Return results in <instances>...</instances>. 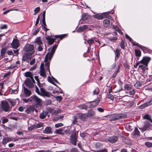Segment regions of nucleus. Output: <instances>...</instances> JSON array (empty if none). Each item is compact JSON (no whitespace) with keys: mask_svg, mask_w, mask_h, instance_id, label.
Masks as SVG:
<instances>
[{"mask_svg":"<svg viewBox=\"0 0 152 152\" xmlns=\"http://www.w3.org/2000/svg\"><path fill=\"white\" fill-rule=\"evenodd\" d=\"M58 42L54 46H53L51 50L48 52L46 55L45 58V61L46 62L45 64L46 69L49 72V74L51 75V73L50 72L49 66H50V61L53 55L54 54L55 50L57 47Z\"/></svg>","mask_w":152,"mask_h":152,"instance_id":"f257e3e1","label":"nucleus"},{"mask_svg":"<svg viewBox=\"0 0 152 152\" xmlns=\"http://www.w3.org/2000/svg\"><path fill=\"white\" fill-rule=\"evenodd\" d=\"M22 100L26 103L35 104L37 106L41 107L42 105L41 99L35 95H33L27 99H23Z\"/></svg>","mask_w":152,"mask_h":152,"instance_id":"f03ea898","label":"nucleus"},{"mask_svg":"<svg viewBox=\"0 0 152 152\" xmlns=\"http://www.w3.org/2000/svg\"><path fill=\"white\" fill-rule=\"evenodd\" d=\"M24 50L26 55H31L33 54L35 52L34 46L33 45L28 44L24 48Z\"/></svg>","mask_w":152,"mask_h":152,"instance_id":"7ed1b4c3","label":"nucleus"},{"mask_svg":"<svg viewBox=\"0 0 152 152\" xmlns=\"http://www.w3.org/2000/svg\"><path fill=\"white\" fill-rule=\"evenodd\" d=\"M24 83L26 86L29 88H32L34 87L35 82L34 79L26 78Z\"/></svg>","mask_w":152,"mask_h":152,"instance_id":"20e7f679","label":"nucleus"},{"mask_svg":"<svg viewBox=\"0 0 152 152\" xmlns=\"http://www.w3.org/2000/svg\"><path fill=\"white\" fill-rule=\"evenodd\" d=\"M77 133L74 132L72 133L70 136V142L73 145H76V143L77 141Z\"/></svg>","mask_w":152,"mask_h":152,"instance_id":"39448f33","label":"nucleus"},{"mask_svg":"<svg viewBox=\"0 0 152 152\" xmlns=\"http://www.w3.org/2000/svg\"><path fill=\"white\" fill-rule=\"evenodd\" d=\"M1 106L2 109L4 111L7 112L10 111V107L6 101H2Z\"/></svg>","mask_w":152,"mask_h":152,"instance_id":"423d86ee","label":"nucleus"},{"mask_svg":"<svg viewBox=\"0 0 152 152\" xmlns=\"http://www.w3.org/2000/svg\"><path fill=\"white\" fill-rule=\"evenodd\" d=\"M35 43L38 45L37 50L38 51H41L42 50L43 44L39 37H37L35 40Z\"/></svg>","mask_w":152,"mask_h":152,"instance_id":"0eeeda50","label":"nucleus"},{"mask_svg":"<svg viewBox=\"0 0 152 152\" xmlns=\"http://www.w3.org/2000/svg\"><path fill=\"white\" fill-rule=\"evenodd\" d=\"M40 95L42 96L49 97L52 96V94L49 92L46 91L44 89L40 88Z\"/></svg>","mask_w":152,"mask_h":152,"instance_id":"6e6552de","label":"nucleus"},{"mask_svg":"<svg viewBox=\"0 0 152 152\" xmlns=\"http://www.w3.org/2000/svg\"><path fill=\"white\" fill-rule=\"evenodd\" d=\"M152 104V97L151 98L149 101L144 103L142 105L139 106V108L140 109H143Z\"/></svg>","mask_w":152,"mask_h":152,"instance_id":"1a4fd4ad","label":"nucleus"},{"mask_svg":"<svg viewBox=\"0 0 152 152\" xmlns=\"http://www.w3.org/2000/svg\"><path fill=\"white\" fill-rule=\"evenodd\" d=\"M11 45L13 48L16 49L19 46L18 40L16 39H14L11 44Z\"/></svg>","mask_w":152,"mask_h":152,"instance_id":"9d476101","label":"nucleus"},{"mask_svg":"<svg viewBox=\"0 0 152 152\" xmlns=\"http://www.w3.org/2000/svg\"><path fill=\"white\" fill-rule=\"evenodd\" d=\"M150 58L148 57H145L140 61V63L143 64L145 66H147L148 63L150 61Z\"/></svg>","mask_w":152,"mask_h":152,"instance_id":"9b49d317","label":"nucleus"},{"mask_svg":"<svg viewBox=\"0 0 152 152\" xmlns=\"http://www.w3.org/2000/svg\"><path fill=\"white\" fill-rule=\"evenodd\" d=\"M40 75L43 77H46V74L45 72V69L44 67V64H41L40 66Z\"/></svg>","mask_w":152,"mask_h":152,"instance_id":"f8f14e48","label":"nucleus"},{"mask_svg":"<svg viewBox=\"0 0 152 152\" xmlns=\"http://www.w3.org/2000/svg\"><path fill=\"white\" fill-rule=\"evenodd\" d=\"M118 137L116 136H113L109 137L107 139L111 143L115 142L117 140Z\"/></svg>","mask_w":152,"mask_h":152,"instance_id":"ddd939ff","label":"nucleus"},{"mask_svg":"<svg viewBox=\"0 0 152 152\" xmlns=\"http://www.w3.org/2000/svg\"><path fill=\"white\" fill-rule=\"evenodd\" d=\"M88 28V26L86 25H85L82 26H80L77 29V32H81L84 31Z\"/></svg>","mask_w":152,"mask_h":152,"instance_id":"4468645a","label":"nucleus"},{"mask_svg":"<svg viewBox=\"0 0 152 152\" xmlns=\"http://www.w3.org/2000/svg\"><path fill=\"white\" fill-rule=\"evenodd\" d=\"M48 81L49 82L52 83V84H53L55 86H56V84H55L53 83V81H55L57 83H58V82L57 80L53 76L51 78L50 77V76H48Z\"/></svg>","mask_w":152,"mask_h":152,"instance_id":"2eb2a0df","label":"nucleus"},{"mask_svg":"<svg viewBox=\"0 0 152 152\" xmlns=\"http://www.w3.org/2000/svg\"><path fill=\"white\" fill-rule=\"evenodd\" d=\"M78 117L82 120H84L86 117H87L86 114H83L82 113H80L77 114Z\"/></svg>","mask_w":152,"mask_h":152,"instance_id":"dca6fc26","label":"nucleus"},{"mask_svg":"<svg viewBox=\"0 0 152 152\" xmlns=\"http://www.w3.org/2000/svg\"><path fill=\"white\" fill-rule=\"evenodd\" d=\"M23 93L26 96L28 97L31 95V92L28 89L25 87L24 88Z\"/></svg>","mask_w":152,"mask_h":152,"instance_id":"f3484780","label":"nucleus"},{"mask_svg":"<svg viewBox=\"0 0 152 152\" xmlns=\"http://www.w3.org/2000/svg\"><path fill=\"white\" fill-rule=\"evenodd\" d=\"M90 16L88 13L83 14L81 16V20L83 21L85 20L90 18Z\"/></svg>","mask_w":152,"mask_h":152,"instance_id":"a211bd4d","label":"nucleus"},{"mask_svg":"<svg viewBox=\"0 0 152 152\" xmlns=\"http://www.w3.org/2000/svg\"><path fill=\"white\" fill-rule=\"evenodd\" d=\"M34 111V107L33 106H30L28 107L25 110V112L28 114L31 111Z\"/></svg>","mask_w":152,"mask_h":152,"instance_id":"6ab92c4d","label":"nucleus"},{"mask_svg":"<svg viewBox=\"0 0 152 152\" xmlns=\"http://www.w3.org/2000/svg\"><path fill=\"white\" fill-rule=\"evenodd\" d=\"M24 75L26 77H29L28 79H34L32 73L30 72H27L25 73Z\"/></svg>","mask_w":152,"mask_h":152,"instance_id":"aec40b11","label":"nucleus"},{"mask_svg":"<svg viewBox=\"0 0 152 152\" xmlns=\"http://www.w3.org/2000/svg\"><path fill=\"white\" fill-rule=\"evenodd\" d=\"M46 38L47 40L48 44L51 45L54 42V41L56 39L55 38H51L49 37H46Z\"/></svg>","mask_w":152,"mask_h":152,"instance_id":"412c9836","label":"nucleus"},{"mask_svg":"<svg viewBox=\"0 0 152 152\" xmlns=\"http://www.w3.org/2000/svg\"><path fill=\"white\" fill-rule=\"evenodd\" d=\"M66 130L64 131L62 129H56L55 132L56 134H64V133L66 132Z\"/></svg>","mask_w":152,"mask_h":152,"instance_id":"4be33fe9","label":"nucleus"},{"mask_svg":"<svg viewBox=\"0 0 152 152\" xmlns=\"http://www.w3.org/2000/svg\"><path fill=\"white\" fill-rule=\"evenodd\" d=\"M99 102V99H96L94 101L91 102V106L92 107H95V106L98 105Z\"/></svg>","mask_w":152,"mask_h":152,"instance_id":"5701e85b","label":"nucleus"},{"mask_svg":"<svg viewBox=\"0 0 152 152\" xmlns=\"http://www.w3.org/2000/svg\"><path fill=\"white\" fill-rule=\"evenodd\" d=\"M51 129L50 127H47L43 131V132L45 134H49L51 133Z\"/></svg>","mask_w":152,"mask_h":152,"instance_id":"b1692460","label":"nucleus"},{"mask_svg":"<svg viewBox=\"0 0 152 152\" xmlns=\"http://www.w3.org/2000/svg\"><path fill=\"white\" fill-rule=\"evenodd\" d=\"M48 114V113L46 111H43L39 115V117L41 119L44 118Z\"/></svg>","mask_w":152,"mask_h":152,"instance_id":"393cba45","label":"nucleus"},{"mask_svg":"<svg viewBox=\"0 0 152 152\" xmlns=\"http://www.w3.org/2000/svg\"><path fill=\"white\" fill-rule=\"evenodd\" d=\"M88 117H91L95 115V113L94 111L92 110H90L89 111L87 114H86Z\"/></svg>","mask_w":152,"mask_h":152,"instance_id":"a878e982","label":"nucleus"},{"mask_svg":"<svg viewBox=\"0 0 152 152\" xmlns=\"http://www.w3.org/2000/svg\"><path fill=\"white\" fill-rule=\"evenodd\" d=\"M103 23L104 25V26L107 27L110 25V21L108 20L105 19L103 21Z\"/></svg>","mask_w":152,"mask_h":152,"instance_id":"bb28decb","label":"nucleus"},{"mask_svg":"<svg viewBox=\"0 0 152 152\" xmlns=\"http://www.w3.org/2000/svg\"><path fill=\"white\" fill-rule=\"evenodd\" d=\"M26 55H24L23 56L22 61V62L26 61L28 63L30 60L28 57Z\"/></svg>","mask_w":152,"mask_h":152,"instance_id":"cd10ccee","label":"nucleus"},{"mask_svg":"<svg viewBox=\"0 0 152 152\" xmlns=\"http://www.w3.org/2000/svg\"><path fill=\"white\" fill-rule=\"evenodd\" d=\"M96 39V38L92 37V38L89 39L87 41L88 44L91 45V44L93 43L94 42V39Z\"/></svg>","mask_w":152,"mask_h":152,"instance_id":"c85d7f7f","label":"nucleus"},{"mask_svg":"<svg viewBox=\"0 0 152 152\" xmlns=\"http://www.w3.org/2000/svg\"><path fill=\"white\" fill-rule=\"evenodd\" d=\"M126 117V115H116L115 116V118H114V120H118L119 119H120L123 117L125 118Z\"/></svg>","mask_w":152,"mask_h":152,"instance_id":"c756f323","label":"nucleus"},{"mask_svg":"<svg viewBox=\"0 0 152 152\" xmlns=\"http://www.w3.org/2000/svg\"><path fill=\"white\" fill-rule=\"evenodd\" d=\"M103 15L100 14H97L94 15V18L98 19H101L103 17Z\"/></svg>","mask_w":152,"mask_h":152,"instance_id":"7c9ffc66","label":"nucleus"},{"mask_svg":"<svg viewBox=\"0 0 152 152\" xmlns=\"http://www.w3.org/2000/svg\"><path fill=\"white\" fill-rule=\"evenodd\" d=\"M150 125L149 124H146L144 126L141 128H139V129L141 130L142 131H144L146 130L149 127Z\"/></svg>","mask_w":152,"mask_h":152,"instance_id":"2f4dec72","label":"nucleus"},{"mask_svg":"<svg viewBox=\"0 0 152 152\" xmlns=\"http://www.w3.org/2000/svg\"><path fill=\"white\" fill-rule=\"evenodd\" d=\"M144 119H148L152 123V120L151 119V116L149 115H145L143 117Z\"/></svg>","mask_w":152,"mask_h":152,"instance_id":"473e14b6","label":"nucleus"},{"mask_svg":"<svg viewBox=\"0 0 152 152\" xmlns=\"http://www.w3.org/2000/svg\"><path fill=\"white\" fill-rule=\"evenodd\" d=\"M124 88L127 91L130 90L132 88L131 86L129 84H126L124 86Z\"/></svg>","mask_w":152,"mask_h":152,"instance_id":"72a5a7b5","label":"nucleus"},{"mask_svg":"<svg viewBox=\"0 0 152 152\" xmlns=\"http://www.w3.org/2000/svg\"><path fill=\"white\" fill-rule=\"evenodd\" d=\"M79 107L80 109H85L87 110L88 108V106L85 104L80 105L79 106Z\"/></svg>","mask_w":152,"mask_h":152,"instance_id":"f704fd0d","label":"nucleus"},{"mask_svg":"<svg viewBox=\"0 0 152 152\" xmlns=\"http://www.w3.org/2000/svg\"><path fill=\"white\" fill-rule=\"evenodd\" d=\"M95 147L96 148H100L102 147V144L99 142H97L95 144Z\"/></svg>","mask_w":152,"mask_h":152,"instance_id":"c9c22d12","label":"nucleus"},{"mask_svg":"<svg viewBox=\"0 0 152 152\" xmlns=\"http://www.w3.org/2000/svg\"><path fill=\"white\" fill-rule=\"evenodd\" d=\"M116 57L118 58L120 55V51L118 49H116L115 52Z\"/></svg>","mask_w":152,"mask_h":152,"instance_id":"e433bc0d","label":"nucleus"},{"mask_svg":"<svg viewBox=\"0 0 152 152\" xmlns=\"http://www.w3.org/2000/svg\"><path fill=\"white\" fill-rule=\"evenodd\" d=\"M135 52L136 54V55L137 56L140 57L141 55V53L140 51L138 50L135 49Z\"/></svg>","mask_w":152,"mask_h":152,"instance_id":"4c0bfd02","label":"nucleus"},{"mask_svg":"<svg viewBox=\"0 0 152 152\" xmlns=\"http://www.w3.org/2000/svg\"><path fill=\"white\" fill-rule=\"evenodd\" d=\"M8 142H9V140L8 137H5L3 138L2 141V144H3L5 145Z\"/></svg>","mask_w":152,"mask_h":152,"instance_id":"58836bf2","label":"nucleus"},{"mask_svg":"<svg viewBox=\"0 0 152 152\" xmlns=\"http://www.w3.org/2000/svg\"><path fill=\"white\" fill-rule=\"evenodd\" d=\"M6 49L5 48H2L1 51V56H3L5 53Z\"/></svg>","mask_w":152,"mask_h":152,"instance_id":"ea45409f","label":"nucleus"},{"mask_svg":"<svg viewBox=\"0 0 152 152\" xmlns=\"http://www.w3.org/2000/svg\"><path fill=\"white\" fill-rule=\"evenodd\" d=\"M66 36V34H64L63 35H56L55 37L56 38H59L60 40L62 39L64 37Z\"/></svg>","mask_w":152,"mask_h":152,"instance_id":"a19ab883","label":"nucleus"},{"mask_svg":"<svg viewBox=\"0 0 152 152\" xmlns=\"http://www.w3.org/2000/svg\"><path fill=\"white\" fill-rule=\"evenodd\" d=\"M4 88L3 83H0V95H2V90Z\"/></svg>","mask_w":152,"mask_h":152,"instance_id":"79ce46f5","label":"nucleus"},{"mask_svg":"<svg viewBox=\"0 0 152 152\" xmlns=\"http://www.w3.org/2000/svg\"><path fill=\"white\" fill-rule=\"evenodd\" d=\"M141 86V84L139 82H137L134 84V86L137 88H138Z\"/></svg>","mask_w":152,"mask_h":152,"instance_id":"37998d69","label":"nucleus"},{"mask_svg":"<svg viewBox=\"0 0 152 152\" xmlns=\"http://www.w3.org/2000/svg\"><path fill=\"white\" fill-rule=\"evenodd\" d=\"M54 97L57 101L59 102H60L62 99V97L61 96H54Z\"/></svg>","mask_w":152,"mask_h":152,"instance_id":"c03bdc74","label":"nucleus"},{"mask_svg":"<svg viewBox=\"0 0 152 152\" xmlns=\"http://www.w3.org/2000/svg\"><path fill=\"white\" fill-rule=\"evenodd\" d=\"M40 8L39 7H36L34 10V15H36L40 11Z\"/></svg>","mask_w":152,"mask_h":152,"instance_id":"a18cd8bd","label":"nucleus"},{"mask_svg":"<svg viewBox=\"0 0 152 152\" xmlns=\"http://www.w3.org/2000/svg\"><path fill=\"white\" fill-rule=\"evenodd\" d=\"M145 145L148 147H151L152 146V143L149 142H145Z\"/></svg>","mask_w":152,"mask_h":152,"instance_id":"49530a36","label":"nucleus"},{"mask_svg":"<svg viewBox=\"0 0 152 152\" xmlns=\"http://www.w3.org/2000/svg\"><path fill=\"white\" fill-rule=\"evenodd\" d=\"M9 102L12 104V106L15 105L16 104V102L15 100H10Z\"/></svg>","mask_w":152,"mask_h":152,"instance_id":"de8ad7c7","label":"nucleus"},{"mask_svg":"<svg viewBox=\"0 0 152 152\" xmlns=\"http://www.w3.org/2000/svg\"><path fill=\"white\" fill-rule=\"evenodd\" d=\"M43 124L42 123H39L37 124L35 126L36 128H39L42 127Z\"/></svg>","mask_w":152,"mask_h":152,"instance_id":"09e8293b","label":"nucleus"},{"mask_svg":"<svg viewBox=\"0 0 152 152\" xmlns=\"http://www.w3.org/2000/svg\"><path fill=\"white\" fill-rule=\"evenodd\" d=\"M77 116H74L73 117V120L72 121V123L73 124H75L77 122Z\"/></svg>","mask_w":152,"mask_h":152,"instance_id":"8fccbe9b","label":"nucleus"},{"mask_svg":"<svg viewBox=\"0 0 152 152\" xmlns=\"http://www.w3.org/2000/svg\"><path fill=\"white\" fill-rule=\"evenodd\" d=\"M35 80L37 81V83H38V86H39L40 87V82H39V80L38 79V77L37 76H35Z\"/></svg>","mask_w":152,"mask_h":152,"instance_id":"3c124183","label":"nucleus"},{"mask_svg":"<svg viewBox=\"0 0 152 152\" xmlns=\"http://www.w3.org/2000/svg\"><path fill=\"white\" fill-rule=\"evenodd\" d=\"M120 46L122 49H124V43L123 41H122L121 42L120 44Z\"/></svg>","mask_w":152,"mask_h":152,"instance_id":"603ef678","label":"nucleus"},{"mask_svg":"<svg viewBox=\"0 0 152 152\" xmlns=\"http://www.w3.org/2000/svg\"><path fill=\"white\" fill-rule=\"evenodd\" d=\"M105 17L108 18L110 20H112L113 19V18L110 15H109L108 14H105L104 15Z\"/></svg>","mask_w":152,"mask_h":152,"instance_id":"864d4df0","label":"nucleus"},{"mask_svg":"<svg viewBox=\"0 0 152 152\" xmlns=\"http://www.w3.org/2000/svg\"><path fill=\"white\" fill-rule=\"evenodd\" d=\"M63 125V124L62 123H58L57 124H56L55 125V127L56 128H58L59 127H61Z\"/></svg>","mask_w":152,"mask_h":152,"instance_id":"5fc2aeb1","label":"nucleus"},{"mask_svg":"<svg viewBox=\"0 0 152 152\" xmlns=\"http://www.w3.org/2000/svg\"><path fill=\"white\" fill-rule=\"evenodd\" d=\"M70 152H78V151L76 148H73L70 150Z\"/></svg>","mask_w":152,"mask_h":152,"instance_id":"6e6d98bb","label":"nucleus"},{"mask_svg":"<svg viewBox=\"0 0 152 152\" xmlns=\"http://www.w3.org/2000/svg\"><path fill=\"white\" fill-rule=\"evenodd\" d=\"M133 44L134 45H136L137 46H138L141 49H142L143 50H144V49H143V48H144V47L141 46L140 45H139L138 43H133Z\"/></svg>","mask_w":152,"mask_h":152,"instance_id":"4d7b16f0","label":"nucleus"},{"mask_svg":"<svg viewBox=\"0 0 152 152\" xmlns=\"http://www.w3.org/2000/svg\"><path fill=\"white\" fill-rule=\"evenodd\" d=\"M107 96V97L108 99H110L112 100L113 99L114 97L113 95L109 94V95H108Z\"/></svg>","mask_w":152,"mask_h":152,"instance_id":"13d9d810","label":"nucleus"},{"mask_svg":"<svg viewBox=\"0 0 152 152\" xmlns=\"http://www.w3.org/2000/svg\"><path fill=\"white\" fill-rule=\"evenodd\" d=\"M7 27V26L6 24H4L2 26H1L0 27V28L1 29H6Z\"/></svg>","mask_w":152,"mask_h":152,"instance_id":"bf43d9fd","label":"nucleus"},{"mask_svg":"<svg viewBox=\"0 0 152 152\" xmlns=\"http://www.w3.org/2000/svg\"><path fill=\"white\" fill-rule=\"evenodd\" d=\"M40 27H39L33 33V34L34 35H36L37 33L40 30Z\"/></svg>","mask_w":152,"mask_h":152,"instance_id":"052dcab7","label":"nucleus"},{"mask_svg":"<svg viewBox=\"0 0 152 152\" xmlns=\"http://www.w3.org/2000/svg\"><path fill=\"white\" fill-rule=\"evenodd\" d=\"M115 29L116 30H117L118 31V32L120 34H123L122 32L119 29V28H118V27L117 26H115Z\"/></svg>","mask_w":152,"mask_h":152,"instance_id":"680f3d73","label":"nucleus"},{"mask_svg":"<svg viewBox=\"0 0 152 152\" xmlns=\"http://www.w3.org/2000/svg\"><path fill=\"white\" fill-rule=\"evenodd\" d=\"M97 152H107V149L105 148L102 149V150H97L96 151Z\"/></svg>","mask_w":152,"mask_h":152,"instance_id":"e2e57ef3","label":"nucleus"},{"mask_svg":"<svg viewBox=\"0 0 152 152\" xmlns=\"http://www.w3.org/2000/svg\"><path fill=\"white\" fill-rule=\"evenodd\" d=\"M109 39L111 41L116 40H117V38L116 37H110Z\"/></svg>","mask_w":152,"mask_h":152,"instance_id":"0e129e2a","label":"nucleus"},{"mask_svg":"<svg viewBox=\"0 0 152 152\" xmlns=\"http://www.w3.org/2000/svg\"><path fill=\"white\" fill-rule=\"evenodd\" d=\"M99 93L98 89H96L93 91V93L94 94H97Z\"/></svg>","mask_w":152,"mask_h":152,"instance_id":"69168bd1","label":"nucleus"},{"mask_svg":"<svg viewBox=\"0 0 152 152\" xmlns=\"http://www.w3.org/2000/svg\"><path fill=\"white\" fill-rule=\"evenodd\" d=\"M126 37L130 41L132 42V39L127 34H125Z\"/></svg>","mask_w":152,"mask_h":152,"instance_id":"338daca9","label":"nucleus"},{"mask_svg":"<svg viewBox=\"0 0 152 152\" xmlns=\"http://www.w3.org/2000/svg\"><path fill=\"white\" fill-rule=\"evenodd\" d=\"M135 93V92L134 89L132 90L129 91V94L130 95H134Z\"/></svg>","mask_w":152,"mask_h":152,"instance_id":"774afa93","label":"nucleus"}]
</instances>
